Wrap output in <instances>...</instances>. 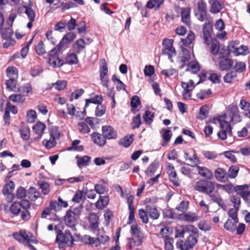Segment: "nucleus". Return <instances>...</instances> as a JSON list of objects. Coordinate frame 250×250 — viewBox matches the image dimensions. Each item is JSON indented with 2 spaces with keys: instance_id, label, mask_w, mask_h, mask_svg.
<instances>
[{
  "instance_id": "obj_1",
  "label": "nucleus",
  "mask_w": 250,
  "mask_h": 250,
  "mask_svg": "<svg viewBox=\"0 0 250 250\" xmlns=\"http://www.w3.org/2000/svg\"><path fill=\"white\" fill-rule=\"evenodd\" d=\"M26 195V189L22 187H19L17 190L16 197L21 200L13 202L10 207V212L15 216L20 214L21 219L24 221H28L31 218L29 210L31 207L30 203L28 200L23 199Z\"/></svg>"
},
{
  "instance_id": "obj_2",
  "label": "nucleus",
  "mask_w": 250,
  "mask_h": 250,
  "mask_svg": "<svg viewBox=\"0 0 250 250\" xmlns=\"http://www.w3.org/2000/svg\"><path fill=\"white\" fill-rule=\"evenodd\" d=\"M186 232L190 233L187 238L183 241L182 240L177 241L176 245L180 250H193V248L198 242L199 231L198 229L192 225H188L185 226H180Z\"/></svg>"
},
{
  "instance_id": "obj_3",
  "label": "nucleus",
  "mask_w": 250,
  "mask_h": 250,
  "mask_svg": "<svg viewBox=\"0 0 250 250\" xmlns=\"http://www.w3.org/2000/svg\"><path fill=\"white\" fill-rule=\"evenodd\" d=\"M63 224L59 223L54 227V230L57 234L56 242L58 244V247L60 249H64L66 247H72L74 245V238L70 230H65L62 232Z\"/></svg>"
},
{
  "instance_id": "obj_4",
  "label": "nucleus",
  "mask_w": 250,
  "mask_h": 250,
  "mask_svg": "<svg viewBox=\"0 0 250 250\" xmlns=\"http://www.w3.org/2000/svg\"><path fill=\"white\" fill-rule=\"evenodd\" d=\"M130 233L132 237L127 238V249L132 250L135 247L141 246L143 243L144 235L139 229L136 223L131 225Z\"/></svg>"
},
{
  "instance_id": "obj_5",
  "label": "nucleus",
  "mask_w": 250,
  "mask_h": 250,
  "mask_svg": "<svg viewBox=\"0 0 250 250\" xmlns=\"http://www.w3.org/2000/svg\"><path fill=\"white\" fill-rule=\"evenodd\" d=\"M61 51L58 50L57 45L48 52L47 62L54 68L61 67L65 63L64 61L59 57Z\"/></svg>"
},
{
  "instance_id": "obj_6",
  "label": "nucleus",
  "mask_w": 250,
  "mask_h": 250,
  "mask_svg": "<svg viewBox=\"0 0 250 250\" xmlns=\"http://www.w3.org/2000/svg\"><path fill=\"white\" fill-rule=\"evenodd\" d=\"M215 188L214 183L206 180H201L197 181L194 187V189L196 191L206 194L212 193Z\"/></svg>"
},
{
  "instance_id": "obj_7",
  "label": "nucleus",
  "mask_w": 250,
  "mask_h": 250,
  "mask_svg": "<svg viewBox=\"0 0 250 250\" xmlns=\"http://www.w3.org/2000/svg\"><path fill=\"white\" fill-rule=\"evenodd\" d=\"M173 40L167 39H164L162 42L163 49L162 54L163 55H167L168 59L171 62H173L172 57L176 54L175 49L173 46Z\"/></svg>"
},
{
  "instance_id": "obj_8",
  "label": "nucleus",
  "mask_w": 250,
  "mask_h": 250,
  "mask_svg": "<svg viewBox=\"0 0 250 250\" xmlns=\"http://www.w3.org/2000/svg\"><path fill=\"white\" fill-rule=\"evenodd\" d=\"M0 32L2 39L5 40L2 44L4 48H8L10 46H14L16 44L15 40L12 38L13 31L10 27L2 28Z\"/></svg>"
},
{
  "instance_id": "obj_9",
  "label": "nucleus",
  "mask_w": 250,
  "mask_h": 250,
  "mask_svg": "<svg viewBox=\"0 0 250 250\" xmlns=\"http://www.w3.org/2000/svg\"><path fill=\"white\" fill-rule=\"evenodd\" d=\"M166 170L168 175L169 181L176 187L180 186L179 178L172 164L168 163L166 167Z\"/></svg>"
},
{
  "instance_id": "obj_10",
  "label": "nucleus",
  "mask_w": 250,
  "mask_h": 250,
  "mask_svg": "<svg viewBox=\"0 0 250 250\" xmlns=\"http://www.w3.org/2000/svg\"><path fill=\"white\" fill-rule=\"evenodd\" d=\"M227 112L228 116L230 118V122L236 124L241 121L237 105L230 104Z\"/></svg>"
},
{
  "instance_id": "obj_11",
  "label": "nucleus",
  "mask_w": 250,
  "mask_h": 250,
  "mask_svg": "<svg viewBox=\"0 0 250 250\" xmlns=\"http://www.w3.org/2000/svg\"><path fill=\"white\" fill-rule=\"evenodd\" d=\"M78 218L71 214V209L68 210L64 216L65 224L74 231H76V225L78 224Z\"/></svg>"
},
{
  "instance_id": "obj_12",
  "label": "nucleus",
  "mask_w": 250,
  "mask_h": 250,
  "mask_svg": "<svg viewBox=\"0 0 250 250\" xmlns=\"http://www.w3.org/2000/svg\"><path fill=\"white\" fill-rule=\"evenodd\" d=\"M76 37V35L74 32H67L57 45V48L59 50H62L65 45L70 44L72 42H73Z\"/></svg>"
},
{
  "instance_id": "obj_13",
  "label": "nucleus",
  "mask_w": 250,
  "mask_h": 250,
  "mask_svg": "<svg viewBox=\"0 0 250 250\" xmlns=\"http://www.w3.org/2000/svg\"><path fill=\"white\" fill-rule=\"evenodd\" d=\"M212 31V24L211 22L208 21L204 25L203 28V32L204 36V42L205 44L209 45L212 36L211 33Z\"/></svg>"
},
{
  "instance_id": "obj_14",
  "label": "nucleus",
  "mask_w": 250,
  "mask_h": 250,
  "mask_svg": "<svg viewBox=\"0 0 250 250\" xmlns=\"http://www.w3.org/2000/svg\"><path fill=\"white\" fill-rule=\"evenodd\" d=\"M88 220L89 222V229L94 232L99 231V217L98 215L93 212H90L88 216Z\"/></svg>"
},
{
  "instance_id": "obj_15",
  "label": "nucleus",
  "mask_w": 250,
  "mask_h": 250,
  "mask_svg": "<svg viewBox=\"0 0 250 250\" xmlns=\"http://www.w3.org/2000/svg\"><path fill=\"white\" fill-rule=\"evenodd\" d=\"M102 134L105 140L115 139L117 138V131L109 125H104L102 127Z\"/></svg>"
},
{
  "instance_id": "obj_16",
  "label": "nucleus",
  "mask_w": 250,
  "mask_h": 250,
  "mask_svg": "<svg viewBox=\"0 0 250 250\" xmlns=\"http://www.w3.org/2000/svg\"><path fill=\"white\" fill-rule=\"evenodd\" d=\"M32 234L29 232H27L25 230H21L19 232H16L13 233V237L20 243H23L24 245L26 241L30 238V235Z\"/></svg>"
},
{
  "instance_id": "obj_17",
  "label": "nucleus",
  "mask_w": 250,
  "mask_h": 250,
  "mask_svg": "<svg viewBox=\"0 0 250 250\" xmlns=\"http://www.w3.org/2000/svg\"><path fill=\"white\" fill-rule=\"evenodd\" d=\"M233 65V61L228 58L220 59L218 62L219 68L221 71L229 70L232 68Z\"/></svg>"
},
{
  "instance_id": "obj_18",
  "label": "nucleus",
  "mask_w": 250,
  "mask_h": 250,
  "mask_svg": "<svg viewBox=\"0 0 250 250\" xmlns=\"http://www.w3.org/2000/svg\"><path fill=\"white\" fill-rule=\"evenodd\" d=\"M214 176L216 180L220 182H226L228 180L227 171L221 167H218L215 169Z\"/></svg>"
},
{
  "instance_id": "obj_19",
  "label": "nucleus",
  "mask_w": 250,
  "mask_h": 250,
  "mask_svg": "<svg viewBox=\"0 0 250 250\" xmlns=\"http://www.w3.org/2000/svg\"><path fill=\"white\" fill-rule=\"evenodd\" d=\"M91 138L95 144L99 146H103L106 143L104 135L98 132H94L91 134Z\"/></svg>"
},
{
  "instance_id": "obj_20",
  "label": "nucleus",
  "mask_w": 250,
  "mask_h": 250,
  "mask_svg": "<svg viewBox=\"0 0 250 250\" xmlns=\"http://www.w3.org/2000/svg\"><path fill=\"white\" fill-rule=\"evenodd\" d=\"M198 174L202 177L208 180H211L213 178V173L207 167L200 166H196Z\"/></svg>"
},
{
  "instance_id": "obj_21",
  "label": "nucleus",
  "mask_w": 250,
  "mask_h": 250,
  "mask_svg": "<svg viewBox=\"0 0 250 250\" xmlns=\"http://www.w3.org/2000/svg\"><path fill=\"white\" fill-rule=\"evenodd\" d=\"M41 218H46L51 221H59L60 220L59 217L55 213H52V212L47 207L45 208L42 210L41 215Z\"/></svg>"
},
{
  "instance_id": "obj_22",
  "label": "nucleus",
  "mask_w": 250,
  "mask_h": 250,
  "mask_svg": "<svg viewBox=\"0 0 250 250\" xmlns=\"http://www.w3.org/2000/svg\"><path fill=\"white\" fill-rule=\"evenodd\" d=\"M190 9L188 7L183 8L181 11V21L187 26H190Z\"/></svg>"
},
{
  "instance_id": "obj_23",
  "label": "nucleus",
  "mask_w": 250,
  "mask_h": 250,
  "mask_svg": "<svg viewBox=\"0 0 250 250\" xmlns=\"http://www.w3.org/2000/svg\"><path fill=\"white\" fill-rule=\"evenodd\" d=\"M208 3L210 5V11L213 14L219 13L224 7L223 5L218 0H209Z\"/></svg>"
},
{
  "instance_id": "obj_24",
  "label": "nucleus",
  "mask_w": 250,
  "mask_h": 250,
  "mask_svg": "<svg viewBox=\"0 0 250 250\" xmlns=\"http://www.w3.org/2000/svg\"><path fill=\"white\" fill-rule=\"evenodd\" d=\"M208 195L210 198L211 200L214 203H216L220 207L223 209L225 210L226 208V205L222 199L220 195L216 192V193H210L208 194Z\"/></svg>"
},
{
  "instance_id": "obj_25",
  "label": "nucleus",
  "mask_w": 250,
  "mask_h": 250,
  "mask_svg": "<svg viewBox=\"0 0 250 250\" xmlns=\"http://www.w3.org/2000/svg\"><path fill=\"white\" fill-rule=\"evenodd\" d=\"M109 197L107 195L100 196L99 199L95 203V207L99 209L105 208L109 203Z\"/></svg>"
},
{
  "instance_id": "obj_26",
  "label": "nucleus",
  "mask_w": 250,
  "mask_h": 250,
  "mask_svg": "<svg viewBox=\"0 0 250 250\" xmlns=\"http://www.w3.org/2000/svg\"><path fill=\"white\" fill-rule=\"evenodd\" d=\"M134 134L127 135L120 139L119 144L125 148H127L130 146L134 140Z\"/></svg>"
},
{
  "instance_id": "obj_27",
  "label": "nucleus",
  "mask_w": 250,
  "mask_h": 250,
  "mask_svg": "<svg viewBox=\"0 0 250 250\" xmlns=\"http://www.w3.org/2000/svg\"><path fill=\"white\" fill-rule=\"evenodd\" d=\"M77 159V165L80 168L83 167H85L88 165V164L91 160V157L87 155H85L83 157H76Z\"/></svg>"
},
{
  "instance_id": "obj_28",
  "label": "nucleus",
  "mask_w": 250,
  "mask_h": 250,
  "mask_svg": "<svg viewBox=\"0 0 250 250\" xmlns=\"http://www.w3.org/2000/svg\"><path fill=\"white\" fill-rule=\"evenodd\" d=\"M145 208L151 219L156 220L159 218L160 213L156 207H152L150 205H146Z\"/></svg>"
},
{
  "instance_id": "obj_29",
  "label": "nucleus",
  "mask_w": 250,
  "mask_h": 250,
  "mask_svg": "<svg viewBox=\"0 0 250 250\" xmlns=\"http://www.w3.org/2000/svg\"><path fill=\"white\" fill-rule=\"evenodd\" d=\"M85 42L83 39L77 40L73 44L74 51L77 54H80L82 51L85 48Z\"/></svg>"
},
{
  "instance_id": "obj_30",
  "label": "nucleus",
  "mask_w": 250,
  "mask_h": 250,
  "mask_svg": "<svg viewBox=\"0 0 250 250\" xmlns=\"http://www.w3.org/2000/svg\"><path fill=\"white\" fill-rule=\"evenodd\" d=\"M159 166V163L158 160L153 161L148 167L146 171V175L148 176H153Z\"/></svg>"
},
{
  "instance_id": "obj_31",
  "label": "nucleus",
  "mask_w": 250,
  "mask_h": 250,
  "mask_svg": "<svg viewBox=\"0 0 250 250\" xmlns=\"http://www.w3.org/2000/svg\"><path fill=\"white\" fill-rule=\"evenodd\" d=\"M95 233H96L97 240L99 244H105L108 242L109 237L105 234L104 231L99 229V231H96Z\"/></svg>"
},
{
  "instance_id": "obj_32",
  "label": "nucleus",
  "mask_w": 250,
  "mask_h": 250,
  "mask_svg": "<svg viewBox=\"0 0 250 250\" xmlns=\"http://www.w3.org/2000/svg\"><path fill=\"white\" fill-rule=\"evenodd\" d=\"M238 220H233L232 219H228L224 225V228L227 230L231 232H233L236 230V227L237 224L238 223Z\"/></svg>"
},
{
  "instance_id": "obj_33",
  "label": "nucleus",
  "mask_w": 250,
  "mask_h": 250,
  "mask_svg": "<svg viewBox=\"0 0 250 250\" xmlns=\"http://www.w3.org/2000/svg\"><path fill=\"white\" fill-rule=\"evenodd\" d=\"M17 78L12 77L10 78L5 82L6 89L9 91H16V85L17 83Z\"/></svg>"
},
{
  "instance_id": "obj_34",
  "label": "nucleus",
  "mask_w": 250,
  "mask_h": 250,
  "mask_svg": "<svg viewBox=\"0 0 250 250\" xmlns=\"http://www.w3.org/2000/svg\"><path fill=\"white\" fill-rule=\"evenodd\" d=\"M32 3L31 0H29L28 6H24L25 9V13L27 16L29 21H34L35 19V13L32 8Z\"/></svg>"
},
{
  "instance_id": "obj_35",
  "label": "nucleus",
  "mask_w": 250,
  "mask_h": 250,
  "mask_svg": "<svg viewBox=\"0 0 250 250\" xmlns=\"http://www.w3.org/2000/svg\"><path fill=\"white\" fill-rule=\"evenodd\" d=\"M28 198L32 201H35L40 195V193L36 188L33 187H31L27 192Z\"/></svg>"
},
{
  "instance_id": "obj_36",
  "label": "nucleus",
  "mask_w": 250,
  "mask_h": 250,
  "mask_svg": "<svg viewBox=\"0 0 250 250\" xmlns=\"http://www.w3.org/2000/svg\"><path fill=\"white\" fill-rule=\"evenodd\" d=\"M227 116L228 115L226 114H224L221 117V118H223V119H220L219 122L221 130H225L228 132V130L230 129L231 126L229 122L227 121V120H228Z\"/></svg>"
},
{
  "instance_id": "obj_37",
  "label": "nucleus",
  "mask_w": 250,
  "mask_h": 250,
  "mask_svg": "<svg viewBox=\"0 0 250 250\" xmlns=\"http://www.w3.org/2000/svg\"><path fill=\"white\" fill-rule=\"evenodd\" d=\"M65 60V63L69 65L76 64L79 62L77 54L76 52L68 54Z\"/></svg>"
},
{
  "instance_id": "obj_38",
  "label": "nucleus",
  "mask_w": 250,
  "mask_h": 250,
  "mask_svg": "<svg viewBox=\"0 0 250 250\" xmlns=\"http://www.w3.org/2000/svg\"><path fill=\"white\" fill-rule=\"evenodd\" d=\"M143 118L146 125H150L153 122L154 113L149 110H146L145 111Z\"/></svg>"
},
{
  "instance_id": "obj_39",
  "label": "nucleus",
  "mask_w": 250,
  "mask_h": 250,
  "mask_svg": "<svg viewBox=\"0 0 250 250\" xmlns=\"http://www.w3.org/2000/svg\"><path fill=\"white\" fill-rule=\"evenodd\" d=\"M239 171V168L238 167L235 165L230 166L227 172L228 179H234L236 178L237 176Z\"/></svg>"
},
{
  "instance_id": "obj_40",
  "label": "nucleus",
  "mask_w": 250,
  "mask_h": 250,
  "mask_svg": "<svg viewBox=\"0 0 250 250\" xmlns=\"http://www.w3.org/2000/svg\"><path fill=\"white\" fill-rule=\"evenodd\" d=\"M15 187V184L13 181H10L3 188L2 192L4 195L10 194L13 191Z\"/></svg>"
},
{
  "instance_id": "obj_41",
  "label": "nucleus",
  "mask_w": 250,
  "mask_h": 250,
  "mask_svg": "<svg viewBox=\"0 0 250 250\" xmlns=\"http://www.w3.org/2000/svg\"><path fill=\"white\" fill-rule=\"evenodd\" d=\"M45 128V124L41 122H37L33 126V130L36 134H43Z\"/></svg>"
},
{
  "instance_id": "obj_42",
  "label": "nucleus",
  "mask_w": 250,
  "mask_h": 250,
  "mask_svg": "<svg viewBox=\"0 0 250 250\" xmlns=\"http://www.w3.org/2000/svg\"><path fill=\"white\" fill-rule=\"evenodd\" d=\"M38 185L44 195H47L49 193L50 191V185L47 182L39 181L38 182Z\"/></svg>"
},
{
  "instance_id": "obj_43",
  "label": "nucleus",
  "mask_w": 250,
  "mask_h": 250,
  "mask_svg": "<svg viewBox=\"0 0 250 250\" xmlns=\"http://www.w3.org/2000/svg\"><path fill=\"white\" fill-rule=\"evenodd\" d=\"M212 94V91L210 89L206 90H200V92L196 95V97L201 100L207 99Z\"/></svg>"
},
{
  "instance_id": "obj_44",
  "label": "nucleus",
  "mask_w": 250,
  "mask_h": 250,
  "mask_svg": "<svg viewBox=\"0 0 250 250\" xmlns=\"http://www.w3.org/2000/svg\"><path fill=\"white\" fill-rule=\"evenodd\" d=\"M164 0H149L147 1L146 7L149 9H152L156 6L155 9H158L163 2Z\"/></svg>"
},
{
  "instance_id": "obj_45",
  "label": "nucleus",
  "mask_w": 250,
  "mask_h": 250,
  "mask_svg": "<svg viewBox=\"0 0 250 250\" xmlns=\"http://www.w3.org/2000/svg\"><path fill=\"white\" fill-rule=\"evenodd\" d=\"M6 75L8 77L18 78V70L17 68L14 66H10L7 68L6 70Z\"/></svg>"
},
{
  "instance_id": "obj_46",
  "label": "nucleus",
  "mask_w": 250,
  "mask_h": 250,
  "mask_svg": "<svg viewBox=\"0 0 250 250\" xmlns=\"http://www.w3.org/2000/svg\"><path fill=\"white\" fill-rule=\"evenodd\" d=\"M94 190L99 194H103L108 192V188L102 184H97L95 185Z\"/></svg>"
},
{
  "instance_id": "obj_47",
  "label": "nucleus",
  "mask_w": 250,
  "mask_h": 250,
  "mask_svg": "<svg viewBox=\"0 0 250 250\" xmlns=\"http://www.w3.org/2000/svg\"><path fill=\"white\" fill-rule=\"evenodd\" d=\"M195 39V35L194 33L190 31L189 33H188L187 37L186 39H182V42L183 44L185 46H188L190 45L193 41H194Z\"/></svg>"
},
{
  "instance_id": "obj_48",
  "label": "nucleus",
  "mask_w": 250,
  "mask_h": 250,
  "mask_svg": "<svg viewBox=\"0 0 250 250\" xmlns=\"http://www.w3.org/2000/svg\"><path fill=\"white\" fill-rule=\"evenodd\" d=\"M9 99L14 103H22L24 102L25 98L23 95L21 94H12L9 96Z\"/></svg>"
},
{
  "instance_id": "obj_49",
  "label": "nucleus",
  "mask_w": 250,
  "mask_h": 250,
  "mask_svg": "<svg viewBox=\"0 0 250 250\" xmlns=\"http://www.w3.org/2000/svg\"><path fill=\"white\" fill-rule=\"evenodd\" d=\"M182 87L184 88L183 93L182 96L185 100H189L191 96V94L189 93V90L188 89L189 87V84L185 82H182Z\"/></svg>"
},
{
  "instance_id": "obj_50",
  "label": "nucleus",
  "mask_w": 250,
  "mask_h": 250,
  "mask_svg": "<svg viewBox=\"0 0 250 250\" xmlns=\"http://www.w3.org/2000/svg\"><path fill=\"white\" fill-rule=\"evenodd\" d=\"M37 118L36 112L32 109L28 110L26 114V121L29 123H33L35 122Z\"/></svg>"
},
{
  "instance_id": "obj_51",
  "label": "nucleus",
  "mask_w": 250,
  "mask_h": 250,
  "mask_svg": "<svg viewBox=\"0 0 250 250\" xmlns=\"http://www.w3.org/2000/svg\"><path fill=\"white\" fill-rule=\"evenodd\" d=\"M208 73L209 74V76L208 78V80L211 82L213 83H220V75H219L215 73H213L212 70L209 71Z\"/></svg>"
},
{
  "instance_id": "obj_52",
  "label": "nucleus",
  "mask_w": 250,
  "mask_h": 250,
  "mask_svg": "<svg viewBox=\"0 0 250 250\" xmlns=\"http://www.w3.org/2000/svg\"><path fill=\"white\" fill-rule=\"evenodd\" d=\"M240 105L242 110L245 111V115L248 117H250L249 115L250 114V110L249 109L250 107V104L249 102L244 100H241L240 103Z\"/></svg>"
},
{
  "instance_id": "obj_53",
  "label": "nucleus",
  "mask_w": 250,
  "mask_h": 250,
  "mask_svg": "<svg viewBox=\"0 0 250 250\" xmlns=\"http://www.w3.org/2000/svg\"><path fill=\"white\" fill-rule=\"evenodd\" d=\"M35 51L39 56H42L46 53L44 45L42 41H40L35 47Z\"/></svg>"
},
{
  "instance_id": "obj_54",
  "label": "nucleus",
  "mask_w": 250,
  "mask_h": 250,
  "mask_svg": "<svg viewBox=\"0 0 250 250\" xmlns=\"http://www.w3.org/2000/svg\"><path fill=\"white\" fill-rule=\"evenodd\" d=\"M238 151L236 150H229L226 151L224 152V156L229 159L232 163H235L237 162V159L235 155H234L233 153H238Z\"/></svg>"
},
{
  "instance_id": "obj_55",
  "label": "nucleus",
  "mask_w": 250,
  "mask_h": 250,
  "mask_svg": "<svg viewBox=\"0 0 250 250\" xmlns=\"http://www.w3.org/2000/svg\"><path fill=\"white\" fill-rule=\"evenodd\" d=\"M21 137L22 140L27 141L30 138V129L27 127H22L19 129Z\"/></svg>"
},
{
  "instance_id": "obj_56",
  "label": "nucleus",
  "mask_w": 250,
  "mask_h": 250,
  "mask_svg": "<svg viewBox=\"0 0 250 250\" xmlns=\"http://www.w3.org/2000/svg\"><path fill=\"white\" fill-rule=\"evenodd\" d=\"M182 52L183 56L181 58V62L183 63L182 66V67H183V66L186 65V62L189 61L191 56L189 52L187 49L183 48Z\"/></svg>"
},
{
  "instance_id": "obj_57",
  "label": "nucleus",
  "mask_w": 250,
  "mask_h": 250,
  "mask_svg": "<svg viewBox=\"0 0 250 250\" xmlns=\"http://www.w3.org/2000/svg\"><path fill=\"white\" fill-rule=\"evenodd\" d=\"M49 134L51 139L54 140L58 138L60 136V133L59 131V127L57 126L51 127L49 129Z\"/></svg>"
},
{
  "instance_id": "obj_58",
  "label": "nucleus",
  "mask_w": 250,
  "mask_h": 250,
  "mask_svg": "<svg viewBox=\"0 0 250 250\" xmlns=\"http://www.w3.org/2000/svg\"><path fill=\"white\" fill-rule=\"evenodd\" d=\"M79 131L82 134H87L90 131V128L85 122H80L78 124Z\"/></svg>"
},
{
  "instance_id": "obj_59",
  "label": "nucleus",
  "mask_w": 250,
  "mask_h": 250,
  "mask_svg": "<svg viewBox=\"0 0 250 250\" xmlns=\"http://www.w3.org/2000/svg\"><path fill=\"white\" fill-rule=\"evenodd\" d=\"M183 219L186 222H192L198 220V216L194 213L187 212L184 214Z\"/></svg>"
},
{
  "instance_id": "obj_60",
  "label": "nucleus",
  "mask_w": 250,
  "mask_h": 250,
  "mask_svg": "<svg viewBox=\"0 0 250 250\" xmlns=\"http://www.w3.org/2000/svg\"><path fill=\"white\" fill-rule=\"evenodd\" d=\"M218 54L219 59L228 58L229 55V51L226 48L224 45H221Z\"/></svg>"
},
{
  "instance_id": "obj_61",
  "label": "nucleus",
  "mask_w": 250,
  "mask_h": 250,
  "mask_svg": "<svg viewBox=\"0 0 250 250\" xmlns=\"http://www.w3.org/2000/svg\"><path fill=\"white\" fill-rule=\"evenodd\" d=\"M138 214L140 218L142 221L145 223L147 224L148 222V213L146 210L144 209H139L138 210Z\"/></svg>"
},
{
  "instance_id": "obj_62",
  "label": "nucleus",
  "mask_w": 250,
  "mask_h": 250,
  "mask_svg": "<svg viewBox=\"0 0 250 250\" xmlns=\"http://www.w3.org/2000/svg\"><path fill=\"white\" fill-rule=\"evenodd\" d=\"M142 124L141 115L140 114H138L136 116H135L133 119L131 124L132 125V128L134 129L135 128H139Z\"/></svg>"
},
{
  "instance_id": "obj_63",
  "label": "nucleus",
  "mask_w": 250,
  "mask_h": 250,
  "mask_svg": "<svg viewBox=\"0 0 250 250\" xmlns=\"http://www.w3.org/2000/svg\"><path fill=\"white\" fill-rule=\"evenodd\" d=\"M187 65L191 69L193 73H196L200 70L199 64L197 62L190 61L188 62Z\"/></svg>"
},
{
  "instance_id": "obj_64",
  "label": "nucleus",
  "mask_w": 250,
  "mask_h": 250,
  "mask_svg": "<svg viewBox=\"0 0 250 250\" xmlns=\"http://www.w3.org/2000/svg\"><path fill=\"white\" fill-rule=\"evenodd\" d=\"M237 77V74L235 72L231 71L229 73H227L224 76V82L228 83H230L232 82L234 78Z\"/></svg>"
}]
</instances>
